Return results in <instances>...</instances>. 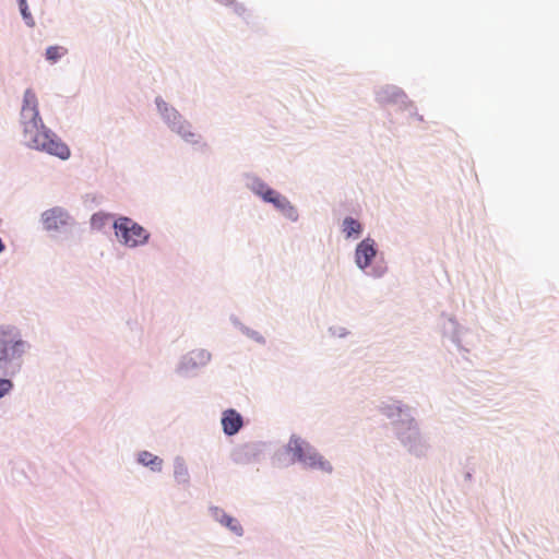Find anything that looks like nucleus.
Listing matches in <instances>:
<instances>
[{
  "instance_id": "1",
  "label": "nucleus",
  "mask_w": 559,
  "mask_h": 559,
  "mask_svg": "<svg viewBox=\"0 0 559 559\" xmlns=\"http://www.w3.org/2000/svg\"><path fill=\"white\" fill-rule=\"evenodd\" d=\"M21 117L25 139L31 146L58 156L61 159L70 157L69 147L43 124L38 112L37 97L32 90H26L24 93Z\"/></svg>"
},
{
  "instance_id": "2",
  "label": "nucleus",
  "mask_w": 559,
  "mask_h": 559,
  "mask_svg": "<svg viewBox=\"0 0 559 559\" xmlns=\"http://www.w3.org/2000/svg\"><path fill=\"white\" fill-rule=\"evenodd\" d=\"M287 450L293 453L294 459L310 468H319L331 472L332 467L312 447L299 437H292Z\"/></svg>"
},
{
  "instance_id": "3",
  "label": "nucleus",
  "mask_w": 559,
  "mask_h": 559,
  "mask_svg": "<svg viewBox=\"0 0 559 559\" xmlns=\"http://www.w3.org/2000/svg\"><path fill=\"white\" fill-rule=\"evenodd\" d=\"M26 348L19 330L12 325L0 326V366L20 357Z\"/></svg>"
},
{
  "instance_id": "4",
  "label": "nucleus",
  "mask_w": 559,
  "mask_h": 559,
  "mask_svg": "<svg viewBox=\"0 0 559 559\" xmlns=\"http://www.w3.org/2000/svg\"><path fill=\"white\" fill-rule=\"evenodd\" d=\"M116 235L128 247L143 245L147 238V231L129 217H120L115 222Z\"/></svg>"
},
{
  "instance_id": "5",
  "label": "nucleus",
  "mask_w": 559,
  "mask_h": 559,
  "mask_svg": "<svg viewBox=\"0 0 559 559\" xmlns=\"http://www.w3.org/2000/svg\"><path fill=\"white\" fill-rule=\"evenodd\" d=\"M68 213L60 209L53 207L43 213V224L47 230H56L68 222Z\"/></svg>"
},
{
  "instance_id": "6",
  "label": "nucleus",
  "mask_w": 559,
  "mask_h": 559,
  "mask_svg": "<svg viewBox=\"0 0 559 559\" xmlns=\"http://www.w3.org/2000/svg\"><path fill=\"white\" fill-rule=\"evenodd\" d=\"M377 251L374 249L373 240L367 238L362 240L356 248V263L360 269L370 265L371 260L374 258Z\"/></svg>"
},
{
  "instance_id": "7",
  "label": "nucleus",
  "mask_w": 559,
  "mask_h": 559,
  "mask_svg": "<svg viewBox=\"0 0 559 559\" xmlns=\"http://www.w3.org/2000/svg\"><path fill=\"white\" fill-rule=\"evenodd\" d=\"M222 426L226 435L233 436L241 428L242 418L235 409H227L223 414Z\"/></svg>"
},
{
  "instance_id": "8",
  "label": "nucleus",
  "mask_w": 559,
  "mask_h": 559,
  "mask_svg": "<svg viewBox=\"0 0 559 559\" xmlns=\"http://www.w3.org/2000/svg\"><path fill=\"white\" fill-rule=\"evenodd\" d=\"M139 462L145 466H150L153 471H160L163 465V460L158 456L143 451L139 454Z\"/></svg>"
},
{
  "instance_id": "9",
  "label": "nucleus",
  "mask_w": 559,
  "mask_h": 559,
  "mask_svg": "<svg viewBox=\"0 0 559 559\" xmlns=\"http://www.w3.org/2000/svg\"><path fill=\"white\" fill-rule=\"evenodd\" d=\"M343 231L347 238L353 236L358 237L361 233V225L358 221L352 217H346L343 222Z\"/></svg>"
},
{
  "instance_id": "10",
  "label": "nucleus",
  "mask_w": 559,
  "mask_h": 559,
  "mask_svg": "<svg viewBox=\"0 0 559 559\" xmlns=\"http://www.w3.org/2000/svg\"><path fill=\"white\" fill-rule=\"evenodd\" d=\"M174 130L182 136L188 142H197V134L191 131L190 124L186 121L174 123Z\"/></svg>"
},
{
  "instance_id": "11",
  "label": "nucleus",
  "mask_w": 559,
  "mask_h": 559,
  "mask_svg": "<svg viewBox=\"0 0 559 559\" xmlns=\"http://www.w3.org/2000/svg\"><path fill=\"white\" fill-rule=\"evenodd\" d=\"M66 49L59 46H50L46 50V58L52 62L57 61L62 55L66 53Z\"/></svg>"
},
{
  "instance_id": "12",
  "label": "nucleus",
  "mask_w": 559,
  "mask_h": 559,
  "mask_svg": "<svg viewBox=\"0 0 559 559\" xmlns=\"http://www.w3.org/2000/svg\"><path fill=\"white\" fill-rule=\"evenodd\" d=\"M221 522L223 524H225L227 527H229L236 534H238V535L241 534V532H242L241 525L239 524V522L237 520L233 519L231 516L224 515L222 518Z\"/></svg>"
},
{
  "instance_id": "13",
  "label": "nucleus",
  "mask_w": 559,
  "mask_h": 559,
  "mask_svg": "<svg viewBox=\"0 0 559 559\" xmlns=\"http://www.w3.org/2000/svg\"><path fill=\"white\" fill-rule=\"evenodd\" d=\"M19 4H20L21 14H22L23 19L25 20L26 24L28 26H34L35 22L33 20L31 12L28 11L26 0H19Z\"/></svg>"
},
{
  "instance_id": "14",
  "label": "nucleus",
  "mask_w": 559,
  "mask_h": 559,
  "mask_svg": "<svg viewBox=\"0 0 559 559\" xmlns=\"http://www.w3.org/2000/svg\"><path fill=\"white\" fill-rule=\"evenodd\" d=\"M282 213L292 221H296L298 217V213L290 202L282 210Z\"/></svg>"
},
{
  "instance_id": "15",
  "label": "nucleus",
  "mask_w": 559,
  "mask_h": 559,
  "mask_svg": "<svg viewBox=\"0 0 559 559\" xmlns=\"http://www.w3.org/2000/svg\"><path fill=\"white\" fill-rule=\"evenodd\" d=\"M267 188L269 186L260 180L254 181L251 186L252 191L260 197H262V194L265 192V190H267Z\"/></svg>"
},
{
  "instance_id": "16",
  "label": "nucleus",
  "mask_w": 559,
  "mask_h": 559,
  "mask_svg": "<svg viewBox=\"0 0 559 559\" xmlns=\"http://www.w3.org/2000/svg\"><path fill=\"white\" fill-rule=\"evenodd\" d=\"M288 202H289V201H288L285 197H283V195H281L280 193H277V194L275 195L274 200H273V201H271L270 203L274 204V206H275L276 209H278V210H281V211H282L285 206H287V203H288Z\"/></svg>"
},
{
  "instance_id": "17",
  "label": "nucleus",
  "mask_w": 559,
  "mask_h": 559,
  "mask_svg": "<svg viewBox=\"0 0 559 559\" xmlns=\"http://www.w3.org/2000/svg\"><path fill=\"white\" fill-rule=\"evenodd\" d=\"M13 384L8 379H0V399L4 396L11 389Z\"/></svg>"
},
{
  "instance_id": "18",
  "label": "nucleus",
  "mask_w": 559,
  "mask_h": 559,
  "mask_svg": "<svg viewBox=\"0 0 559 559\" xmlns=\"http://www.w3.org/2000/svg\"><path fill=\"white\" fill-rule=\"evenodd\" d=\"M277 194V192L273 189H271L270 187L267 188V190H265V192L262 194V199L265 201V202H271L274 200L275 195Z\"/></svg>"
},
{
  "instance_id": "19",
  "label": "nucleus",
  "mask_w": 559,
  "mask_h": 559,
  "mask_svg": "<svg viewBox=\"0 0 559 559\" xmlns=\"http://www.w3.org/2000/svg\"><path fill=\"white\" fill-rule=\"evenodd\" d=\"M176 476L186 481L188 479V472L183 466H180L179 469L176 471Z\"/></svg>"
},
{
  "instance_id": "20",
  "label": "nucleus",
  "mask_w": 559,
  "mask_h": 559,
  "mask_svg": "<svg viewBox=\"0 0 559 559\" xmlns=\"http://www.w3.org/2000/svg\"><path fill=\"white\" fill-rule=\"evenodd\" d=\"M106 216L102 215V214H95L93 215L92 217V223L93 224H96L97 222L98 223H102V219L105 218Z\"/></svg>"
},
{
  "instance_id": "21",
  "label": "nucleus",
  "mask_w": 559,
  "mask_h": 559,
  "mask_svg": "<svg viewBox=\"0 0 559 559\" xmlns=\"http://www.w3.org/2000/svg\"><path fill=\"white\" fill-rule=\"evenodd\" d=\"M4 249V246L2 243V240L0 239V252Z\"/></svg>"
}]
</instances>
